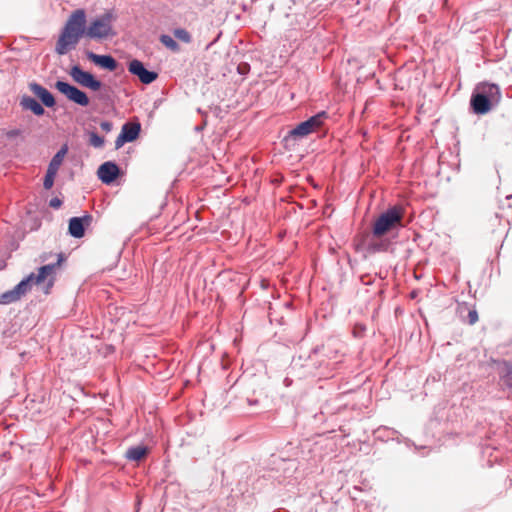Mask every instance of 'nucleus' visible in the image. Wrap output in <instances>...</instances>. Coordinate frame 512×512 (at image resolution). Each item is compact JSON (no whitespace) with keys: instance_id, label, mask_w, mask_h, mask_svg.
<instances>
[{"instance_id":"obj_28","label":"nucleus","mask_w":512,"mask_h":512,"mask_svg":"<svg viewBox=\"0 0 512 512\" xmlns=\"http://www.w3.org/2000/svg\"><path fill=\"white\" fill-rule=\"evenodd\" d=\"M380 247H381L380 245H373V246L371 247V249H372V251H379V250H380Z\"/></svg>"},{"instance_id":"obj_9","label":"nucleus","mask_w":512,"mask_h":512,"mask_svg":"<svg viewBox=\"0 0 512 512\" xmlns=\"http://www.w3.org/2000/svg\"><path fill=\"white\" fill-rule=\"evenodd\" d=\"M128 71L131 74L136 75L139 78V80L144 84H150L158 77V74L156 72L148 71L144 67L143 63L136 59L132 60L129 63Z\"/></svg>"},{"instance_id":"obj_17","label":"nucleus","mask_w":512,"mask_h":512,"mask_svg":"<svg viewBox=\"0 0 512 512\" xmlns=\"http://www.w3.org/2000/svg\"><path fill=\"white\" fill-rule=\"evenodd\" d=\"M148 454V448L143 445L134 446L126 451V458L131 461H140Z\"/></svg>"},{"instance_id":"obj_24","label":"nucleus","mask_w":512,"mask_h":512,"mask_svg":"<svg viewBox=\"0 0 512 512\" xmlns=\"http://www.w3.org/2000/svg\"><path fill=\"white\" fill-rule=\"evenodd\" d=\"M478 321V313L475 309L469 310L468 316H467V322L470 325L475 324Z\"/></svg>"},{"instance_id":"obj_15","label":"nucleus","mask_w":512,"mask_h":512,"mask_svg":"<svg viewBox=\"0 0 512 512\" xmlns=\"http://www.w3.org/2000/svg\"><path fill=\"white\" fill-rule=\"evenodd\" d=\"M87 57L95 64L109 71H114L117 68L116 60L110 55H98L93 52H88Z\"/></svg>"},{"instance_id":"obj_11","label":"nucleus","mask_w":512,"mask_h":512,"mask_svg":"<svg viewBox=\"0 0 512 512\" xmlns=\"http://www.w3.org/2000/svg\"><path fill=\"white\" fill-rule=\"evenodd\" d=\"M97 174L103 183L110 184L118 177L119 168L113 162H105L100 165Z\"/></svg>"},{"instance_id":"obj_13","label":"nucleus","mask_w":512,"mask_h":512,"mask_svg":"<svg viewBox=\"0 0 512 512\" xmlns=\"http://www.w3.org/2000/svg\"><path fill=\"white\" fill-rule=\"evenodd\" d=\"M471 107L476 114L484 115L488 113L491 108L495 105L491 101L485 98L484 95H480L475 92L470 101Z\"/></svg>"},{"instance_id":"obj_5","label":"nucleus","mask_w":512,"mask_h":512,"mask_svg":"<svg viewBox=\"0 0 512 512\" xmlns=\"http://www.w3.org/2000/svg\"><path fill=\"white\" fill-rule=\"evenodd\" d=\"M327 117V113L322 111L310 117L308 120L299 123L289 132V135L285 140L288 141L289 139L303 138L312 132L317 131L323 125V122Z\"/></svg>"},{"instance_id":"obj_16","label":"nucleus","mask_w":512,"mask_h":512,"mask_svg":"<svg viewBox=\"0 0 512 512\" xmlns=\"http://www.w3.org/2000/svg\"><path fill=\"white\" fill-rule=\"evenodd\" d=\"M20 104L23 109L30 110L37 116H41L45 112L42 105L30 96H23Z\"/></svg>"},{"instance_id":"obj_1","label":"nucleus","mask_w":512,"mask_h":512,"mask_svg":"<svg viewBox=\"0 0 512 512\" xmlns=\"http://www.w3.org/2000/svg\"><path fill=\"white\" fill-rule=\"evenodd\" d=\"M63 261V254H58V259L56 263L40 267L38 270V274L31 273L25 279L20 281L13 289L2 293L0 295V304L6 305L20 300L24 295H26L30 291L32 284L40 285L44 283L47 279L48 284L46 293H48V290L54 284V276L56 273V269L60 267Z\"/></svg>"},{"instance_id":"obj_18","label":"nucleus","mask_w":512,"mask_h":512,"mask_svg":"<svg viewBox=\"0 0 512 512\" xmlns=\"http://www.w3.org/2000/svg\"><path fill=\"white\" fill-rule=\"evenodd\" d=\"M68 152V146L65 144L61 147V149L53 156L52 160L49 163L48 169L49 171L58 172L64 157Z\"/></svg>"},{"instance_id":"obj_8","label":"nucleus","mask_w":512,"mask_h":512,"mask_svg":"<svg viewBox=\"0 0 512 512\" xmlns=\"http://www.w3.org/2000/svg\"><path fill=\"white\" fill-rule=\"evenodd\" d=\"M141 131L139 122H127L122 126L121 132L115 140V148H121L125 143L136 140Z\"/></svg>"},{"instance_id":"obj_4","label":"nucleus","mask_w":512,"mask_h":512,"mask_svg":"<svg viewBox=\"0 0 512 512\" xmlns=\"http://www.w3.org/2000/svg\"><path fill=\"white\" fill-rule=\"evenodd\" d=\"M115 19L116 16L113 12H105L103 15L90 22L87 29L85 28V36L96 40L115 36L116 33L113 30V22Z\"/></svg>"},{"instance_id":"obj_23","label":"nucleus","mask_w":512,"mask_h":512,"mask_svg":"<svg viewBox=\"0 0 512 512\" xmlns=\"http://www.w3.org/2000/svg\"><path fill=\"white\" fill-rule=\"evenodd\" d=\"M90 144L94 147H102L104 144V139L96 133H91Z\"/></svg>"},{"instance_id":"obj_3","label":"nucleus","mask_w":512,"mask_h":512,"mask_svg":"<svg viewBox=\"0 0 512 512\" xmlns=\"http://www.w3.org/2000/svg\"><path fill=\"white\" fill-rule=\"evenodd\" d=\"M404 218V209L401 206H393L381 213L375 220L372 227V234L380 238L387 233L402 228Z\"/></svg>"},{"instance_id":"obj_12","label":"nucleus","mask_w":512,"mask_h":512,"mask_svg":"<svg viewBox=\"0 0 512 512\" xmlns=\"http://www.w3.org/2000/svg\"><path fill=\"white\" fill-rule=\"evenodd\" d=\"M476 92H478L480 95H484L486 99L495 105L498 104L501 100V92L496 84H479L476 88Z\"/></svg>"},{"instance_id":"obj_21","label":"nucleus","mask_w":512,"mask_h":512,"mask_svg":"<svg viewBox=\"0 0 512 512\" xmlns=\"http://www.w3.org/2000/svg\"><path fill=\"white\" fill-rule=\"evenodd\" d=\"M174 36L178 40H180L184 43H190L192 40L191 34L186 29H183V28L175 29Z\"/></svg>"},{"instance_id":"obj_10","label":"nucleus","mask_w":512,"mask_h":512,"mask_svg":"<svg viewBox=\"0 0 512 512\" xmlns=\"http://www.w3.org/2000/svg\"><path fill=\"white\" fill-rule=\"evenodd\" d=\"M92 222V216L89 214L83 217H72L69 220V234L75 238H82L85 234V228Z\"/></svg>"},{"instance_id":"obj_14","label":"nucleus","mask_w":512,"mask_h":512,"mask_svg":"<svg viewBox=\"0 0 512 512\" xmlns=\"http://www.w3.org/2000/svg\"><path fill=\"white\" fill-rule=\"evenodd\" d=\"M29 89L46 107H53L55 105L54 96L45 87L32 82L29 84Z\"/></svg>"},{"instance_id":"obj_25","label":"nucleus","mask_w":512,"mask_h":512,"mask_svg":"<svg viewBox=\"0 0 512 512\" xmlns=\"http://www.w3.org/2000/svg\"><path fill=\"white\" fill-rule=\"evenodd\" d=\"M49 205L54 209H58L61 207L62 201L59 198L55 197L50 200Z\"/></svg>"},{"instance_id":"obj_19","label":"nucleus","mask_w":512,"mask_h":512,"mask_svg":"<svg viewBox=\"0 0 512 512\" xmlns=\"http://www.w3.org/2000/svg\"><path fill=\"white\" fill-rule=\"evenodd\" d=\"M500 379L504 385L512 388V364L504 362L500 373Z\"/></svg>"},{"instance_id":"obj_22","label":"nucleus","mask_w":512,"mask_h":512,"mask_svg":"<svg viewBox=\"0 0 512 512\" xmlns=\"http://www.w3.org/2000/svg\"><path fill=\"white\" fill-rule=\"evenodd\" d=\"M56 174H57L56 172L47 170L45 178H44V182H43V186L45 189L48 190V189L52 188Z\"/></svg>"},{"instance_id":"obj_20","label":"nucleus","mask_w":512,"mask_h":512,"mask_svg":"<svg viewBox=\"0 0 512 512\" xmlns=\"http://www.w3.org/2000/svg\"><path fill=\"white\" fill-rule=\"evenodd\" d=\"M160 42L165 47H167L168 49H170L173 52H179L180 51L179 44L169 35H166V34L161 35L160 36Z\"/></svg>"},{"instance_id":"obj_7","label":"nucleus","mask_w":512,"mask_h":512,"mask_svg":"<svg viewBox=\"0 0 512 512\" xmlns=\"http://www.w3.org/2000/svg\"><path fill=\"white\" fill-rule=\"evenodd\" d=\"M71 78L80 86L98 91L102 87V83L97 80L90 72L84 71L78 65L71 67L69 71Z\"/></svg>"},{"instance_id":"obj_6","label":"nucleus","mask_w":512,"mask_h":512,"mask_svg":"<svg viewBox=\"0 0 512 512\" xmlns=\"http://www.w3.org/2000/svg\"><path fill=\"white\" fill-rule=\"evenodd\" d=\"M55 88L61 94H63L69 101L74 102L83 107L89 105V98L87 94L78 89L77 87L64 81H57L55 83Z\"/></svg>"},{"instance_id":"obj_2","label":"nucleus","mask_w":512,"mask_h":512,"mask_svg":"<svg viewBox=\"0 0 512 512\" xmlns=\"http://www.w3.org/2000/svg\"><path fill=\"white\" fill-rule=\"evenodd\" d=\"M85 24L86 13L83 9H76L70 14L55 45L58 55H65L75 49L85 35Z\"/></svg>"},{"instance_id":"obj_27","label":"nucleus","mask_w":512,"mask_h":512,"mask_svg":"<svg viewBox=\"0 0 512 512\" xmlns=\"http://www.w3.org/2000/svg\"><path fill=\"white\" fill-rule=\"evenodd\" d=\"M21 134L20 130L18 129H12V130H9L5 133L6 137L7 138H15L17 136H19Z\"/></svg>"},{"instance_id":"obj_26","label":"nucleus","mask_w":512,"mask_h":512,"mask_svg":"<svg viewBox=\"0 0 512 512\" xmlns=\"http://www.w3.org/2000/svg\"><path fill=\"white\" fill-rule=\"evenodd\" d=\"M100 127L103 131L110 132L113 128V125L109 121H103V122H101Z\"/></svg>"}]
</instances>
